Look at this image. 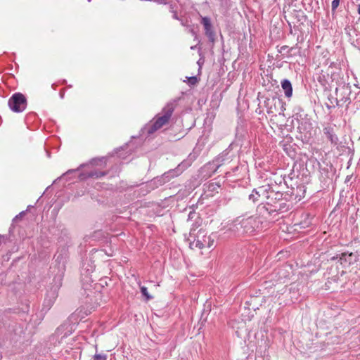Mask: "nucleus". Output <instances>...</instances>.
Masks as SVG:
<instances>
[{
    "label": "nucleus",
    "mask_w": 360,
    "mask_h": 360,
    "mask_svg": "<svg viewBox=\"0 0 360 360\" xmlns=\"http://www.w3.org/2000/svg\"><path fill=\"white\" fill-rule=\"evenodd\" d=\"M262 224V221L256 216L242 215L232 221L224 233L237 237L253 236L261 229Z\"/></svg>",
    "instance_id": "obj_1"
},
{
    "label": "nucleus",
    "mask_w": 360,
    "mask_h": 360,
    "mask_svg": "<svg viewBox=\"0 0 360 360\" xmlns=\"http://www.w3.org/2000/svg\"><path fill=\"white\" fill-rule=\"evenodd\" d=\"M291 195L288 192L281 191L278 196H275L274 202L271 206H258L257 211L265 218H276L279 214L288 211L292 207V203H289Z\"/></svg>",
    "instance_id": "obj_2"
},
{
    "label": "nucleus",
    "mask_w": 360,
    "mask_h": 360,
    "mask_svg": "<svg viewBox=\"0 0 360 360\" xmlns=\"http://www.w3.org/2000/svg\"><path fill=\"white\" fill-rule=\"evenodd\" d=\"M175 103L169 102L163 108V115H157L154 118L153 123H148L146 124L142 129L143 133L146 132L148 135H150L155 132L157 130L160 129L163 125L167 123L171 118L172 113L174 110ZM153 121H150L152 122Z\"/></svg>",
    "instance_id": "obj_3"
},
{
    "label": "nucleus",
    "mask_w": 360,
    "mask_h": 360,
    "mask_svg": "<svg viewBox=\"0 0 360 360\" xmlns=\"http://www.w3.org/2000/svg\"><path fill=\"white\" fill-rule=\"evenodd\" d=\"M311 162L316 163L319 168V181L321 187L326 190L329 189L330 186L333 188L336 180V169L331 163L323 162L321 164L316 159L309 160Z\"/></svg>",
    "instance_id": "obj_4"
},
{
    "label": "nucleus",
    "mask_w": 360,
    "mask_h": 360,
    "mask_svg": "<svg viewBox=\"0 0 360 360\" xmlns=\"http://www.w3.org/2000/svg\"><path fill=\"white\" fill-rule=\"evenodd\" d=\"M297 139H300L303 143H309L313 138V124L311 118L307 114L300 115L297 118Z\"/></svg>",
    "instance_id": "obj_5"
},
{
    "label": "nucleus",
    "mask_w": 360,
    "mask_h": 360,
    "mask_svg": "<svg viewBox=\"0 0 360 360\" xmlns=\"http://www.w3.org/2000/svg\"><path fill=\"white\" fill-rule=\"evenodd\" d=\"M235 157L236 155L231 144L226 149L219 154L212 162H208L205 165V168L212 170V172H216L221 166L230 163Z\"/></svg>",
    "instance_id": "obj_6"
},
{
    "label": "nucleus",
    "mask_w": 360,
    "mask_h": 360,
    "mask_svg": "<svg viewBox=\"0 0 360 360\" xmlns=\"http://www.w3.org/2000/svg\"><path fill=\"white\" fill-rule=\"evenodd\" d=\"M281 180H280L279 183L275 181H271L266 184L264 185L265 190V195H264V204L261 205L260 206H271L272 205V202H274V198L275 196H278L280 195V192L281 191Z\"/></svg>",
    "instance_id": "obj_7"
},
{
    "label": "nucleus",
    "mask_w": 360,
    "mask_h": 360,
    "mask_svg": "<svg viewBox=\"0 0 360 360\" xmlns=\"http://www.w3.org/2000/svg\"><path fill=\"white\" fill-rule=\"evenodd\" d=\"M95 270L94 262L91 257L82 258L80 266L81 281L84 284H89L93 282L91 274Z\"/></svg>",
    "instance_id": "obj_8"
},
{
    "label": "nucleus",
    "mask_w": 360,
    "mask_h": 360,
    "mask_svg": "<svg viewBox=\"0 0 360 360\" xmlns=\"http://www.w3.org/2000/svg\"><path fill=\"white\" fill-rule=\"evenodd\" d=\"M192 161L193 159L191 158L190 155L188 159L183 160L176 168L169 169L162 174L165 183L169 182L174 177L179 176L186 169L191 166Z\"/></svg>",
    "instance_id": "obj_9"
},
{
    "label": "nucleus",
    "mask_w": 360,
    "mask_h": 360,
    "mask_svg": "<svg viewBox=\"0 0 360 360\" xmlns=\"http://www.w3.org/2000/svg\"><path fill=\"white\" fill-rule=\"evenodd\" d=\"M27 316H29L30 319L27 323L25 330L27 332V335L30 338H32L36 333L37 326L43 320V316L41 312L35 311L34 308L32 309V314L30 315L27 314Z\"/></svg>",
    "instance_id": "obj_10"
},
{
    "label": "nucleus",
    "mask_w": 360,
    "mask_h": 360,
    "mask_svg": "<svg viewBox=\"0 0 360 360\" xmlns=\"http://www.w3.org/2000/svg\"><path fill=\"white\" fill-rule=\"evenodd\" d=\"M335 94L338 98V101L340 103H347L346 108L349 109L350 104H352V89L351 86L349 84L343 85L340 87H337L335 89Z\"/></svg>",
    "instance_id": "obj_11"
},
{
    "label": "nucleus",
    "mask_w": 360,
    "mask_h": 360,
    "mask_svg": "<svg viewBox=\"0 0 360 360\" xmlns=\"http://www.w3.org/2000/svg\"><path fill=\"white\" fill-rule=\"evenodd\" d=\"M200 23L202 25L205 35L207 37L210 42L214 44L216 41V32L212 21L209 16H202L200 15Z\"/></svg>",
    "instance_id": "obj_12"
},
{
    "label": "nucleus",
    "mask_w": 360,
    "mask_h": 360,
    "mask_svg": "<svg viewBox=\"0 0 360 360\" xmlns=\"http://www.w3.org/2000/svg\"><path fill=\"white\" fill-rule=\"evenodd\" d=\"M204 231H202L200 229L198 231V235L197 238L194 240L193 242L190 243L191 246L195 245V248L198 249H203L205 248H210L214 245V242L215 239V236L212 234L210 236L202 235V239H200V234L203 233Z\"/></svg>",
    "instance_id": "obj_13"
},
{
    "label": "nucleus",
    "mask_w": 360,
    "mask_h": 360,
    "mask_svg": "<svg viewBox=\"0 0 360 360\" xmlns=\"http://www.w3.org/2000/svg\"><path fill=\"white\" fill-rule=\"evenodd\" d=\"M265 190L264 185L253 188L248 195V201L253 205H257V207L264 204Z\"/></svg>",
    "instance_id": "obj_14"
},
{
    "label": "nucleus",
    "mask_w": 360,
    "mask_h": 360,
    "mask_svg": "<svg viewBox=\"0 0 360 360\" xmlns=\"http://www.w3.org/2000/svg\"><path fill=\"white\" fill-rule=\"evenodd\" d=\"M258 98L264 100V106L266 109L268 114H272L275 111H277L276 104H281V100L277 98L276 96H260V93L258 94Z\"/></svg>",
    "instance_id": "obj_15"
},
{
    "label": "nucleus",
    "mask_w": 360,
    "mask_h": 360,
    "mask_svg": "<svg viewBox=\"0 0 360 360\" xmlns=\"http://www.w3.org/2000/svg\"><path fill=\"white\" fill-rule=\"evenodd\" d=\"M359 260L356 253L345 252L340 255L339 262L343 268H348Z\"/></svg>",
    "instance_id": "obj_16"
},
{
    "label": "nucleus",
    "mask_w": 360,
    "mask_h": 360,
    "mask_svg": "<svg viewBox=\"0 0 360 360\" xmlns=\"http://www.w3.org/2000/svg\"><path fill=\"white\" fill-rule=\"evenodd\" d=\"M65 271V266L62 265L57 268V272L55 274L51 283V287L50 290L56 291L58 292L60 288L62 286L63 279Z\"/></svg>",
    "instance_id": "obj_17"
},
{
    "label": "nucleus",
    "mask_w": 360,
    "mask_h": 360,
    "mask_svg": "<svg viewBox=\"0 0 360 360\" xmlns=\"http://www.w3.org/2000/svg\"><path fill=\"white\" fill-rule=\"evenodd\" d=\"M8 105L9 108L14 112H20L22 105V94L15 93L8 100Z\"/></svg>",
    "instance_id": "obj_18"
},
{
    "label": "nucleus",
    "mask_w": 360,
    "mask_h": 360,
    "mask_svg": "<svg viewBox=\"0 0 360 360\" xmlns=\"http://www.w3.org/2000/svg\"><path fill=\"white\" fill-rule=\"evenodd\" d=\"M107 174L106 172L98 171L96 169H93L90 171H85L82 172H79L78 174V179L79 181H85L88 179H100L102 176H104Z\"/></svg>",
    "instance_id": "obj_19"
},
{
    "label": "nucleus",
    "mask_w": 360,
    "mask_h": 360,
    "mask_svg": "<svg viewBox=\"0 0 360 360\" xmlns=\"http://www.w3.org/2000/svg\"><path fill=\"white\" fill-rule=\"evenodd\" d=\"M323 132L326 138L331 143V144L334 146L338 145L339 139L335 132L333 127L330 125L325 127L323 129Z\"/></svg>",
    "instance_id": "obj_20"
},
{
    "label": "nucleus",
    "mask_w": 360,
    "mask_h": 360,
    "mask_svg": "<svg viewBox=\"0 0 360 360\" xmlns=\"http://www.w3.org/2000/svg\"><path fill=\"white\" fill-rule=\"evenodd\" d=\"M250 248V244L248 241H241L237 243L235 246L234 249L236 252H237L238 256L239 257H249L248 250Z\"/></svg>",
    "instance_id": "obj_21"
},
{
    "label": "nucleus",
    "mask_w": 360,
    "mask_h": 360,
    "mask_svg": "<svg viewBox=\"0 0 360 360\" xmlns=\"http://www.w3.org/2000/svg\"><path fill=\"white\" fill-rule=\"evenodd\" d=\"M58 297V292L49 290L44 298L42 310L48 311Z\"/></svg>",
    "instance_id": "obj_22"
},
{
    "label": "nucleus",
    "mask_w": 360,
    "mask_h": 360,
    "mask_svg": "<svg viewBox=\"0 0 360 360\" xmlns=\"http://www.w3.org/2000/svg\"><path fill=\"white\" fill-rule=\"evenodd\" d=\"M281 86L284 93L285 97L290 100L292 96L293 88L292 83L288 79H283L281 82Z\"/></svg>",
    "instance_id": "obj_23"
},
{
    "label": "nucleus",
    "mask_w": 360,
    "mask_h": 360,
    "mask_svg": "<svg viewBox=\"0 0 360 360\" xmlns=\"http://www.w3.org/2000/svg\"><path fill=\"white\" fill-rule=\"evenodd\" d=\"M80 168L81 167H79L77 169H72L68 170L66 172L63 173L60 176L55 179L53 184H56L58 181L61 180H65V181H68V180L72 179V176L78 173Z\"/></svg>",
    "instance_id": "obj_24"
},
{
    "label": "nucleus",
    "mask_w": 360,
    "mask_h": 360,
    "mask_svg": "<svg viewBox=\"0 0 360 360\" xmlns=\"http://www.w3.org/2000/svg\"><path fill=\"white\" fill-rule=\"evenodd\" d=\"M328 100L329 101V103H326V107L329 110V112H331V110L336 108V107H342V103H340V101H338V98L333 96L331 94H329L328 96Z\"/></svg>",
    "instance_id": "obj_25"
},
{
    "label": "nucleus",
    "mask_w": 360,
    "mask_h": 360,
    "mask_svg": "<svg viewBox=\"0 0 360 360\" xmlns=\"http://www.w3.org/2000/svg\"><path fill=\"white\" fill-rule=\"evenodd\" d=\"M291 193H290V195H291V197L292 195H295V198H299V200H300L302 198L304 197V194L305 193V186L302 184H300V185H297L296 188H295L294 187H292L291 186Z\"/></svg>",
    "instance_id": "obj_26"
},
{
    "label": "nucleus",
    "mask_w": 360,
    "mask_h": 360,
    "mask_svg": "<svg viewBox=\"0 0 360 360\" xmlns=\"http://www.w3.org/2000/svg\"><path fill=\"white\" fill-rule=\"evenodd\" d=\"M165 183V181L163 179L162 176H158L155 178H153L149 183L148 186L151 189H155L158 188L160 186L164 185Z\"/></svg>",
    "instance_id": "obj_27"
},
{
    "label": "nucleus",
    "mask_w": 360,
    "mask_h": 360,
    "mask_svg": "<svg viewBox=\"0 0 360 360\" xmlns=\"http://www.w3.org/2000/svg\"><path fill=\"white\" fill-rule=\"evenodd\" d=\"M23 214L24 218L30 214L31 220L35 219L36 217L37 216V212L35 205H28L27 209L24 210Z\"/></svg>",
    "instance_id": "obj_28"
},
{
    "label": "nucleus",
    "mask_w": 360,
    "mask_h": 360,
    "mask_svg": "<svg viewBox=\"0 0 360 360\" xmlns=\"http://www.w3.org/2000/svg\"><path fill=\"white\" fill-rule=\"evenodd\" d=\"M105 158L101 157V158H92L88 163L82 164L80 165L79 167H84L87 165H101L102 163L105 162Z\"/></svg>",
    "instance_id": "obj_29"
},
{
    "label": "nucleus",
    "mask_w": 360,
    "mask_h": 360,
    "mask_svg": "<svg viewBox=\"0 0 360 360\" xmlns=\"http://www.w3.org/2000/svg\"><path fill=\"white\" fill-rule=\"evenodd\" d=\"M349 108H352L354 110L360 108V94H355L354 97L352 101Z\"/></svg>",
    "instance_id": "obj_30"
},
{
    "label": "nucleus",
    "mask_w": 360,
    "mask_h": 360,
    "mask_svg": "<svg viewBox=\"0 0 360 360\" xmlns=\"http://www.w3.org/2000/svg\"><path fill=\"white\" fill-rule=\"evenodd\" d=\"M131 145V142H129L126 143L124 146H122L120 148L115 149V153H116L119 158L124 159L126 156L123 155L122 153H121V152L128 149V148H129Z\"/></svg>",
    "instance_id": "obj_31"
},
{
    "label": "nucleus",
    "mask_w": 360,
    "mask_h": 360,
    "mask_svg": "<svg viewBox=\"0 0 360 360\" xmlns=\"http://www.w3.org/2000/svg\"><path fill=\"white\" fill-rule=\"evenodd\" d=\"M32 120H34V121L39 120L37 115L35 112L29 113L25 118L24 122H25V124L27 126V128H30L29 124Z\"/></svg>",
    "instance_id": "obj_32"
},
{
    "label": "nucleus",
    "mask_w": 360,
    "mask_h": 360,
    "mask_svg": "<svg viewBox=\"0 0 360 360\" xmlns=\"http://www.w3.org/2000/svg\"><path fill=\"white\" fill-rule=\"evenodd\" d=\"M53 259H55V262L58 264V267L61 266L62 265L65 266V262L63 261V255L62 253H56Z\"/></svg>",
    "instance_id": "obj_33"
},
{
    "label": "nucleus",
    "mask_w": 360,
    "mask_h": 360,
    "mask_svg": "<svg viewBox=\"0 0 360 360\" xmlns=\"http://www.w3.org/2000/svg\"><path fill=\"white\" fill-rule=\"evenodd\" d=\"M140 292H141V293L142 296L145 297V300H146V301H149V300H152V299H153V296H151V295L148 293V288H147V287H146V286H141V288H140Z\"/></svg>",
    "instance_id": "obj_34"
},
{
    "label": "nucleus",
    "mask_w": 360,
    "mask_h": 360,
    "mask_svg": "<svg viewBox=\"0 0 360 360\" xmlns=\"http://www.w3.org/2000/svg\"><path fill=\"white\" fill-rule=\"evenodd\" d=\"M186 82L190 86H194L198 82V79L196 76L186 77Z\"/></svg>",
    "instance_id": "obj_35"
},
{
    "label": "nucleus",
    "mask_w": 360,
    "mask_h": 360,
    "mask_svg": "<svg viewBox=\"0 0 360 360\" xmlns=\"http://www.w3.org/2000/svg\"><path fill=\"white\" fill-rule=\"evenodd\" d=\"M294 49H295V47L289 48L288 46L284 45L281 47V49L278 50V51L281 53H284V52H287L288 53H290Z\"/></svg>",
    "instance_id": "obj_36"
},
{
    "label": "nucleus",
    "mask_w": 360,
    "mask_h": 360,
    "mask_svg": "<svg viewBox=\"0 0 360 360\" xmlns=\"http://www.w3.org/2000/svg\"><path fill=\"white\" fill-rule=\"evenodd\" d=\"M93 360H107V355L105 354H96L93 356Z\"/></svg>",
    "instance_id": "obj_37"
},
{
    "label": "nucleus",
    "mask_w": 360,
    "mask_h": 360,
    "mask_svg": "<svg viewBox=\"0 0 360 360\" xmlns=\"http://www.w3.org/2000/svg\"><path fill=\"white\" fill-rule=\"evenodd\" d=\"M169 8L170 12L172 13V18L175 20H180V18H179L176 11L174 10V5L171 4L169 5Z\"/></svg>",
    "instance_id": "obj_38"
},
{
    "label": "nucleus",
    "mask_w": 360,
    "mask_h": 360,
    "mask_svg": "<svg viewBox=\"0 0 360 360\" xmlns=\"http://www.w3.org/2000/svg\"><path fill=\"white\" fill-rule=\"evenodd\" d=\"M294 13L295 15V18L297 19L298 21H300L302 18H306V15L301 11H297L295 10Z\"/></svg>",
    "instance_id": "obj_39"
},
{
    "label": "nucleus",
    "mask_w": 360,
    "mask_h": 360,
    "mask_svg": "<svg viewBox=\"0 0 360 360\" xmlns=\"http://www.w3.org/2000/svg\"><path fill=\"white\" fill-rule=\"evenodd\" d=\"M340 4V0H333L331 3V10L335 12Z\"/></svg>",
    "instance_id": "obj_40"
},
{
    "label": "nucleus",
    "mask_w": 360,
    "mask_h": 360,
    "mask_svg": "<svg viewBox=\"0 0 360 360\" xmlns=\"http://www.w3.org/2000/svg\"><path fill=\"white\" fill-rule=\"evenodd\" d=\"M243 127L241 126H238L236 127V137H243Z\"/></svg>",
    "instance_id": "obj_41"
},
{
    "label": "nucleus",
    "mask_w": 360,
    "mask_h": 360,
    "mask_svg": "<svg viewBox=\"0 0 360 360\" xmlns=\"http://www.w3.org/2000/svg\"><path fill=\"white\" fill-rule=\"evenodd\" d=\"M198 217L197 216V213L195 212V210H192L189 212L188 215V218H187V221H193V219Z\"/></svg>",
    "instance_id": "obj_42"
},
{
    "label": "nucleus",
    "mask_w": 360,
    "mask_h": 360,
    "mask_svg": "<svg viewBox=\"0 0 360 360\" xmlns=\"http://www.w3.org/2000/svg\"><path fill=\"white\" fill-rule=\"evenodd\" d=\"M22 217V212H20L14 219L13 222L17 221L18 219H20Z\"/></svg>",
    "instance_id": "obj_43"
},
{
    "label": "nucleus",
    "mask_w": 360,
    "mask_h": 360,
    "mask_svg": "<svg viewBox=\"0 0 360 360\" xmlns=\"http://www.w3.org/2000/svg\"><path fill=\"white\" fill-rule=\"evenodd\" d=\"M180 22H181V25L184 27H188V20H186L184 21V20H182L181 18H180Z\"/></svg>",
    "instance_id": "obj_44"
},
{
    "label": "nucleus",
    "mask_w": 360,
    "mask_h": 360,
    "mask_svg": "<svg viewBox=\"0 0 360 360\" xmlns=\"http://www.w3.org/2000/svg\"><path fill=\"white\" fill-rule=\"evenodd\" d=\"M59 96L61 99H63L65 96V90L63 89L59 92Z\"/></svg>",
    "instance_id": "obj_45"
},
{
    "label": "nucleus",
    "mask_w": 360,
    "mask_h": 360,
    "mask_svg": "<svg viewBox=\"0 0 360 360\" xmlns=\"http://www.w3.org/2000/svg\"><path fill=\"white\" fill-rule=\"evenodd\" d=\"M32 342V340L30 339V338L28 339H27L26 340H24V345L26 343V345H30Z\"/></svg>",
    "instance_id": "obj_46"
},
{
    "label": "nucleus",
    "mask_w": 360,
    "mask_h": 360,
    "mask_svg": "<svg viewBox=\"0 0 360 360\" xmlns=\"http://www.w3.org/2000/svg\"><path fill=\"white\" fill-rule=\"evenodd\" d=\"M339 257H340V255H337L336 256L333 257L331 258V260H336V259L339 260Z\"/></svg>",
    "instance_id": "obj_47"
},
{
    "label": "nucleus",
    "mask_w": 360,
    "mask_h": 360,
    "mask_svg": "<svg viewBox=\"0 0 360 360\" xmlns=\"http://www.w3.org/2000/svg\"><path fill=\"white\" fill-rule=\"evenodd\" d=\"M330 279H331L333 281H334V282H337V281H338V277H337V276H333V277H332Z\"/></svg>",
    "instance_id": "obj_48"
},
{
    "label": "nucleus",
    "mask_w": 360,
    "mask_h": 360,
    "mask_svg": "<svg viewBox=\"0 0 360 360\" xmlns=\"http://www.w3.org/2000/svg\"><path fill=\"white\" fill-rule=\"evenodd\" d=\"M26 105H27V99H26V98L24 96V110L25 109Z\"/></svg>",
    "instance_id": "obj_49"
},
{
    "label": "nucleus",
    "mask_w": 360,
    "mask_h": 360,
    "mask_svg": "<svg viewBox=\"0 0 360 360\" xmlns=\"http://www.w3.org/2000/svg\"><path fill=\"white\" fill-rule=\"evenodd\" d=\"M238 169H239V167H238V166H237V167H236L233 168V169H232V170H233V172L236 173V171H237V170H238Z\"/></svg>",
    "instance_id": "obj_50"
},
{
    "label": "nucleus",
    "mask_w": 360,
    "mask_h": 360,
    "mask_svg": "<svg viewBox=\"0 0 360 360\" xmlns=\"http://www.w3.org/2000/svg\"><path fill=\"white\" fill-rule=\"evenodd\" d=\"M46 155H47V157H48L49 158H51V153H50L49 151H48V150H46Z\"/></svg>",
    "instance_id": "obj_51"
},
{
    "label": "nucleus",
    "mask_w": 360,
    "mask_h": 360,
    "mask_svg": "<svg viewBox=\"0 0 360 360\" xmlns=\"http://www.w3.org/2000/svg\"><path fill=\"white\" fill-rule=\"evenodd\" d=\"M56 86H57V85H56V83H53V84H52V85H51V87H52L53 89H56Z\"/></svg>",
    "instance_id": "obj_52"
},
{
    "label": "nucleus",
    "mask_w": 360,
    "mask_h": 360,
    "mask_svg": "<svg viewBox=\"0 0 360 360\" xmlns=\"http://www.w3.org/2000/svg\"><path fill=\"white\" fill-rule=\"evenodd\" d=\"M61 84H67V80L66 79H63L62 82H61Z\"/></svg>",
    "instance_id": "obj_53"
},
{
    "label": "nucleus",
    "mask_w": 360,
    "mask_h": 360,
    "mask_svg": "<svg viewBox=\"0 0 360 360\" xmlns=\"http://www.w3.org/2000/svg\"><path fill=\"white\" fill-rule=\"evenodd\" d=\"M350 179H351V176H347V178H346L345 181L346 182L349 181L350 180Z\"/></svg>",
    "instance_id": "obj_54"
},
{
    "label": "nucleus",
    "mask_w": 360,
    "mask_h": 360,
    "mask_svg": "<svg viewBox=\"0 0 360 360\" xmlns=\"http://www.w3.org/2000/svg\"><path fill=\"white\" fill-rule=\"evenodd\" d=\"M51 186H49L46 188V191L44 192L43 195L45 193V192H46L50 188H51Z\"/></svg>",
    "instance_id": "obj_55"
},
{
    "label": "nucleus",
    "mask_w": 360,
    "mask_h": 360,
    "mask_svg": "<svg viewBox=\"0 0 360 360\" xmlns=\"http://www.w3.org/2000/svg\"><path fill=\"white\" fill-rule=\"evenodd\" d=\"M357 11H358V13L360 15V4L358 6Z\"/></svg>",
    "instance_id": "obj_56"
},
{
    "label": "nucleus",
    "mask_w": 360,
    "mask_h": 360,
    "mask_svg": "<svg viewBox=\"0 0 360 360\" xmlns=\"http://www.w3.org/2000/svg\"><path fill=\"white\" fill-rule=\"evenodd\" d=\"M131 150H131V148H130V149H129V150L126 152V154H127V153H129L131 154Z\"/></svg>",
    "instance_id": "obj_57"
},
{
    "label": "nucleus",
    "mask_w": 360,
    "mask_h": 360,
    "mask_svg": "<svg viewBox=\"0 0 360 360\" xmlns=\"http://www.w3.org/2000/svg\"><path fill=\"white\" fill-rule=\"evenodd\" d=\"M68 335V333H65L62 336V338H65V337H66Z\"/></svg>",
    "instance_id": "obj_58"
},
{
    "label": "nucleus",
    "mask_w": 360,
    "mask_h": 360,
    "mask_svg": "<svg viewBox=\"0 0 360 360\" xmlns=\"http://www.w3.org/2000/svg\"><path fill=\"white\" fill-rule=\"evenodd\" d=\"M40 198H41V197H39V198H38V200H37V202H36V204H37V203H39V202Z\"/></svg>",
    "instance_id": "obj_59"
},
{
    "label": "nucleus",
    "mask_w": 360,
    "mask_h": 360,
    "mask_svg": "<svg viewBox=\"0 0 360 360\" xmlns=\"http://www.w3.org/2000/svg\"><path fill=\"white\" fill-rule=\"evenodd\" d=\"M62 327H63V326L58 328L57 331L58 332L59 330H60V329H61V328H62Z\"/></svg>",
    "instance_id": "obj_60"
},
{
    "label": "nucleus",
    "mask_w": 360,
    "mask_h": 360,
    "mask_svg": "<svg viewBox=\"0 0 360 360\" xmlns=\"http://www.w3.org/2000/svg\"><path fill=\"white\" fill-rule=\"evenodd\" d=\"M283 181H284L285 185V186H288V184H287V183H286V181L285 180V179H283Z\"/></svg>",
    "instance_id": "obj_61"
},
{
    "label": "nucleus",
    "mask_w": 360,
    "mask_h": 360,
    "mask_svg": "<svg viewBox=\"0 0 360 360\" xmlns=\"http://www.w3.org/2000/svg\"><path fill=\"white\" fill-rule=\"evenodd\" d=\"M198 65H200V64H201V62L198 61Z\"/></svg>",
    "instance_id": "obj_62"
},
{
    "label": "nucleus",
    "mask_w": 360,
    "mask_h": 360,
    "mask_svg": "<svg viewBox=\"0 0 360 360\" xmlns=\"http://www.w3.org/2000/svg\"><path fill=\"white\" fill-rule=\"evenodd\" d=\"M198 65H200V64H201V62L198 61Z\"/></svg>",
    "instance_id": "obj_63"
},
{
    "label": "nucleus",
    "mask_w": 360,
    "mask_h": 360,
    "mask_svg": "<svg viewBox=\"0 0 360 360\" xmlns=\"http://www.w3.org/2000/svg\"><path fill=\"white\" fill-rule=\"evenodd\" d=\"M88 1H89V2H90V1H91V0H88Z\"/></svg>",
    "instance_id": "obj_64"
}]
</instances>
